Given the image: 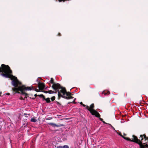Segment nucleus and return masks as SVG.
Here are the masks:
<instances>
[{"label": "nucleus", "mask_w": 148, "mask_h": 148, "mask_svg": "<svg viewBox=\"0 0 148 148\" xmlns=\"http://www.w3.org/2000/svg\"><path fill=\"white\" fill-rule=\"evenodd\" d=\"M36 121H37V120L34 118H32L31 119V122H35Z\"/></svg>", "instance_id": "15"}, {"label": "nucleus", "mask_w": 148, "mask_h": 148, "mask_svg": "<svg viewBox=\"0 0 148 148\" xmlns=\"http://www.w3.org/2000/svg\"><path fill=\"white\" fill-rule=\"evenodd\" d=\"M0 73H2L1 75L2 76L9 78L12 80V84L14 86V88H12V90L14 94L18 93L25 96L24 98L22 97H21L20 98V99L24 100L27 98V96L28 94L25 91L32 90L31 88L30 87H27L22 85L17 77L12 75V71L8 65L2 64L0 67Z\"/></svg>", "instance_id": "1"}, {"label": "nucleus", "mask_w": 148, "mask_h": 148, "mask_svg": "<svg viewBox=\"0 0 148 148\" xmlns=\"http://www.w3.org/2000/svg\"><path fill=\"white\" fill-rule=\"evenodd\" d=\"M50 82L53 84H55L54 82V79L52 78H51Z\"/></svg>", "instance_id": "14"}, {"label": "nucleus", "mask_w": 148, "mask_h": 148, "mask_svg": "<svg viewBox=\"0 0 148 148\" xmlns=\"http://www.w3.org/2000/svg\"><path fill=\"white\" fill-rule=\"evenodd\" d=\"M102 122H103V123H105V124H107V123H106V122H105L104 121H102Z\"/></svg>", "instance_id": "26"}, {"label": "nucleus", "mask_w": 148, "mask_h": 148, "mask_svg": "<svg viewBox=\"0 0 148 148\" xmlns=\"http://www.w3.org/2000/svg\"><path fill=\"white\" fill-rule=\"evenodd\" d=\"M102 93L105 95H108L110 94V92L107 90H105L102 92Z\"/></svg>", "instance_id": "9"}, {"label": "nucleus", "mask_w": 148, "mask_h": 148, "mask_svg": "<svg viewBox=\"0 0 148 148\" xmlns=\"http://www.w3.org/2000/svg\"><path fill=\"white\" fill-rule=\"evenodd\" d=\"M58 148H69V146L67 145H64L63 146H59L57 147Z\"/></svg>", "instance_id": "10"}, {"label": "nucleus", "mask_w": 148, "mask_h": 148, "mask_svg": "<svg viewBox=\"0 0 148 148\" xmlns=\"http://www.w3.org/2000/svg\"><path fill=\"white\" fill-rule=\"evenodd\" d=\"M55 99V96H53L51 98V99L52 101H53Z\"/></svg>", "instance_id": "17"}, {"label": "nucleus", "mask_w": 148, "mask_h": 148, "mask_svg": "<svg viewBox=\"0 0 148 148\" xmlns=\"http://www.w3.org/2000/svg\"><path fill=\"white\" fill-rule=\"evenodd\" d=\"M123 135H124V136H126V134L124 133V134H123Z\"/></svg>", "instance_id": "27"}, {"label": "nucleus", "mask_w": 148, "mask_h": 148, "mask_svg": "<svg viewBox=\"0 0 148 148\" xmlns=\"http://www.w3.org/2000/svg\"><path fill=\"white\" fill-rule=\"evenodd\" d=\"M45 85L44 84L42 83H39L38 84V87L40 90H43L45 87Z\"/></svg>", "instance_id": "8"}, {"label": "nucleus", "mask_w": 148, "mask_h": 148, "mask_svg": "<svg viewBox=\"0 0 148 148\" xmlns=\"http://www.w3.org/2000/svg\"><path fill=\"white\" fill-rule=\"evenodd\" d=\"M62 87L60 84L59 83L53 84L52 86V88L55 90H58L60 89V88Z\"/></svg>", "instance_id": "6"}, {"label": "nucleus", "mask_w": 148, "mask_h": 148, "mask_svg": "<svg viewBox=\"0 0 148 148\" xmlns=\"http://www.w3.org/2000/svg\"><path fill=\"white\" fill-rule=\"evenodd\" d=\"M38 96H39L40 97H42L44 95H38Z\"/></svg>", "instance_id": "20"}, {"label": "nucleus", "mask_w": 148, "mask_h": 148, "mask_svg": "<svg viewBox=\"0 0 148 148\" xmlns=\"http://www.w3.org/2000/svg\"><path fill=\"white\" fill-rule=\"evenodd\" d=\"M31 88H33V90H35V91H36L37 92H38L39 91V90L38 89H36V88H33V86H32L31 87H30Z\"/></svg>", "instance_id": "13"}, {"label": "nucleus", "mask_w": 148, "mask_h": 148, "mask_svg": "<svg viewBox=\"0 0 148 148\" xmlns=\"http://www.w3.org/2000/svg\"><path fill=\"white\" fill-rule=\"evenodd\" d=\"M48 93H49V94L56 93V92H57V91L54 92V91H53L52 90H48Z\"/></svg>", "instance_id": "11"}, {"label": "nucleus", "mask_w": 148, "mask_h": 148, "mask_svg": "<svg viewBox=\"0 0 148 148\" xmlns=\"http://www.w3.org/2000/svg\"><path fill=\"white\" fill-rule=\"evenodd\" d=\"M94 103L92 104L89 107L88 106H86V108L89 110L91 114L93 115H95V116H99V113L96 110L94 109Z\"/></svg>", "instance_id": "4"}, {"label": "nucleus", "mask_w": 148, "mask_h": 148, "mask_svg": "<svg viewBox=\"0 0 148 148\" xmlns=\"http://www.w3.org/2000/svg\"><path fill=\"white\" fill-rule=\"evenodd\" d=\"M141 138L140 141L141 142L142 147L140 148H148V145L145 144L148 142V137H147L145 134L141 135L140 137Z\"/></svg>", "instance_id": "3"}, {"label": "nucleus", "mask_w": 148, "mask_h": 148, "mask_svg": "<svg viewBox=\"0 0 148 148\" xmlns=\"http://www.w3.org/2000/svg\"><path fill=\"white\" fill-rule=\"evenodd\" d=\"M57 103H58V104H59V103L58 102Z\"/></svg>", "instance_id": "31"}, {"label": "nucleus", "mask_w": 148, "mask_h": 148, "mask_svg": "<svg viewBox=\"0 0 148 148\" xmlns=\"http://www.w3.org/2000/svg\"><path fill=\"white\" fill-rule=\"evenodd\" d=\"M80 104L81 105H82L83 107H86V106L85 105H84V104H83L82 103V102H81L80 103Z\"/></svg>", "instance_id": "18"}, {"label": "nucleus", "mask_w": 148, "mask_h": 148, "mask_svg": "<svg viewBox=\"0 0 148 148\" xmlns=\"http://www.w3.org/2000/svg\"><path fill=\"white\" fill-rule=\"evenodd\" d=\"M49 85L50 86L51 84H50V83H49Z\"/></svg>", "instance_id": "30"}, {"label": "nucleus", "mask_w": 148, "mask_h": 148, "mask_svg": "<svg viewBox=\"0 0 148 148\" xmlns=\"http://www.w3.org/2000/svg\"><path fill=\"white\" fill-rule=\"evenodd\" d=\"M45 100L46 101L47 103H49L51 102V101L49 98H46Z\"/></svg>", "instance_id": "12"}, {"label": "nucleus", "mask_w": 148, "mask_h": 148, "mask_svg": "<svg viewBox=\"0 0 148 148\" xmlns=\"http://www.w3.org/2000/svg\"><path fill=\"white\" fill-rule=\"evenodd\" d=\"M60 90H59L56 91L58 92V96L59 98L62 97L66 99H70L73 98L71 95V94L69 92H67L66 91L65 88L62 87L60 88Z\"/></svg>", "instance_id": "2"}, {"label": "nucleus", "mask_w": 148, "mask_h": 148, "mask_svg": "<svg viewBox=\"0 0 148 148\" xmlns=\"http://www.w3.org/2000/svg\"><path fill=\"white\" fill-rule=\"evenodd\" d=\"M133 138L132 139H130L129 138L126 137L124 136L123 137V138L127 140L130 141L131 142H133L139 145L140 147H142V143L140 141V140L136 136L133 135L132 136Z\"/></svg>", "instance_id": "5"}, {"label": "nucleus", "mask_w": 148, "mask_h": 148, "mask_svg": "<svg viewBox=\"0 0 148 148\" xmlns=\"http://www.w3.org/2000/svg\"><path fill=\"white\" fill-rule=\"evenodd\" d=\"M38 96V95H36V94H35L34 95L35 97L34 98V99H35L36 98V97Z\"/></svg>", "instance_id": "25"}, {"label": "nucleus", "mask_w": 148, "mask_h": 148, "mask_svg": "<svg viewBox=\"0 0 148 148\" xmlns=\"http://www.w3.org/2000/svg\"><path fill=\"white\" fill-rule=\"evenodd\" d=\"M58 1H59V2H62V1L64 2L65 1H66V0H58Z\"/></svg>", "instance_id": "21"}, {"label": "nucleus", "mask_w": 148, "mask_h": 148, "mask_svg": "<svg viewBox=\"0 0 148 148\" xmlns=\"http://www.w3.org/2000/svg\"><path fill=\"white\" fill-rule=\"evenodd\" d=\"M43 99L45 100L46 98H45V96L44 95V96L42 97Z\"/></svg>", "instance_id": "24"}, {"label": "nucleus", "mask_w": 148, "mask_h": 148, "mask_svg": "<svg viewBox=\"0 0 148 148\" xmlns=\"http://www.w3.org/2000/svg\"><path fill=\"white\" fill-rule=\"evenodd\" d=\"M48 124L53 127H59L64 125L63 124H60L59 125H57L53 123H48Z\"/></svg>", "instance_id": "7"}, {"label": "nucleus", "mask_w": 148, "mask_h": 148, "mask_svg": "<svg viewBox=\"0 0 148 148\" xmlns=\"http://www.w3.org/2000/svg\"><path fill=\"white\" fill-rule=\"evenodd\" d=\"M96 117L99 118L100 120L102 122V121H103V119L100 118V115L99 114V116L98 117H97V116H96Z\"/></svg>", "instance_id": "16"}, {"label": "nucleus", "mask_w": 148, "mask_h": 148, "mask_svg": "<svg viewBox=\"0 0 148 148\" xmlns=\"http://www.w3.org/2000/svg\"><path fill=\"white\" fill-rule=\"evenodd\" d=\"M7 95H10V93H8L7 94Z\"/></svg>", "instance_id": "29"}, {"label": "nucleus", "mask_w": 148, "mask_h": 148, "mask_svg": "<svg viewBox=\"0 0 148 148\" xmlns=\"http://www.w3.org/2000/svg\"><path fill=\"white\" fill-rule=\"evenodd\" d=\"M111 126L113 128H114V127H113L112 126V125H111Z\"/></svg>", "instance_id": "28"}, {"label": "nucleus", "mask_w": 148, "mask_h": 148, "mask_svg": "<svg viewBox=\"0 0 148 148\" xmlns=\"http://www.w3.org/2000/svg\"><path fill=\"white\" fill-rule=\"evenodd\" d=\"M43 92L46 93H48V91L44 90Z\"/></svg>", "instance_id": "22"}, {"label": "nucleus", "mask_w": 148, "mask_h": 148, "mask_svg": "<svg viewBox=\"0 0 148 148\" xmlns=\"http://www.w3.org/2000/svg\"><path fill=\"white\" fill-rule=\"evenodd\" d=\"M58 36H61V34L60 33H59L58 34Z\"/></svg>", "instance_id": "23"}, {"label": "nucleus", "mask_w": 148, "mask_h": 148, "mask_svg": "<svg viewBox=\"0 0 148 148\" xmlns=\"http://www.w3.org/2000/svg\"><path fill=\"white\" fill-rule=\"evenodd\" d=\"M118 134L120 135L121 136L122 138H123V137H124L121 134V132L119 133Z\"/></svg>", "instance_id": "19"}]
</instances>
